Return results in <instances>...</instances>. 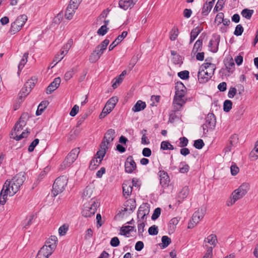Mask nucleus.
<instances>
[{
	"instance_id": "nucleus-53",
	"label": "nucleus",
	"mask_w": 258,
	"mask_h": 258,
	"mask_svg": "<svg viewBox=\"0 0 258 258\" xmlns=\"http://www.w3.org/2000/svg\"><path fill=\"white\" fill-rule=\"evenodd\" d=\"M189 193V188L187 186H184L182 188L181 191L179 194V197L184 199L187 197Z\"/></svg>"
},
{
	"instance_id": "nucleus-27",
	"label": "nucleus",
	"mask_w": 258,
	"mask_h": 258,
	"mask_svg": "<svg viewBox=\"0 0 258 258\" xmlns=\"http://www.w3.org/2000/svg\"><path fill=\"white\" fill-rule=\"evenodd\" d=\"M214 3V0H212L209 2H206V4H204L202 11V14L203 16H207L208 15L213 7Z\"/></svg>"
},
{
	"instance_id": "nucleus-6",
	"label": "nucleus",
	"mask_w": 258,
	"mask_h": 258,
	"mask_svg": "<svg viewBox=\"0 0 258 258\" xmlns=\"http://www.w3.org/2000/svg\"><path fill=\"white\" fill-rule=\"evenodd\" d=\"M79 153L80 149L79 148L73 149L68 155L62 164L61 165V168L63 169L70 166L76 160Z\"/></svg>"
},
{
	"instance_id": "nucleus-17",
	"label": "nucleus",
	"mask_w": 258,
	"mask_h": 258,
	"mask_svg": "<svg viewBox=\"0 0 258 258\" xmlns=\"http://www.w3.org/2000/svg\"><path fill=\"white\" fill-rule=\"evenodd\" d=\"M109 43V40L107 39H105L100 44L97 45L93 51H96L99 55L101 56L104 53V50H106Z\"/></svg>"
},
{
	"instance_id": "nucleus-9",
	"label": "nucleus",
	"mask_w": 258,
	"mask_h": 258,
	"mask_svg": "<svg viewBox=\"0 0 258 258\" xmlns=\"http://www.w3.org/2000/svg\"><path fill=\"white\" fill-rule=\"evenodd\" d=\"M205 210L201 209L195 212L192 217V219L188 225V228L191 229L194 227L204 217Z\"/></svg>"
},
{
	"instance_id": "nucleus-15",
	"label": "nucleus",
	"mask_w": 258,
	"mask_h": 258,
	"mask_svg": "<svg viewBox=\"0 0 258 258\" xmlns=\"http://www.w3.org/2000/svg\"><path fill=\"white\" fill-rule=\"evenodd\" d=\"M138 0H120L118 4L120 8L126 10L128 9H132Z\"/></svg>"
},
{
	"instance_id": "nucleus-55",
	"label": "nucleus",
	"mask_w": 258,
	"mask_h": 258,
	"mask_svg": "<svg viewBox=\"0 0 258 258\" xmlns=\"http://www.w3.org/2000/svg\"><path fill=\"white\" fill-rule=\"evenodd\" d=\"M162 247L165 248L167 247L171 242V239L167 236H163L161 239Z\"/></svg>"
},
{
	"instance_id": "nucleus-57",
	"label": "nucleus",
	"mask_w": 258,
	"mask_h": 258,
	"mask_svg": "<svg viewBox=\"0 0 258 258\" xmlns=\"http://www.w3.org/2000/svg\"><path fill=\"white\" fill-rule=\"evenodd\" d=\"M205 144L202 139H198L194 142V146L197 149H201Z\"/></svg>"
},
{
	"instance_id": "nucleus-35",
	"label": "nucleus",
	"mask_w": 258,
	"mask_h": 258,
	"mask_svg": "<svg viewBox=\"0 0 258 258\" xmlns=\"http://www.w3.org/2000/svg\"><path fill=\"white\" fill-rule=\"evenodd\" d=\"M48 103H49L47 101H42L38 106L37 110L36 112V115L37 116L41 115L48 105Z\"/></svg>"
},
{
	"instance_id": "nucleus-26",
	"label": "nucleus",
	"mask_w": 258,
	"mask_h": 258,
	"mask_svg": "<svg viewBox=\"0 0 258 258\" xmlns=\"http://www.w3.org/2000/svg\"><path fill=\"white\" fill-rule=\"evenodd\" d=\"M93 189L91 186H87L85 189L84 190L82 194V198L83 200L87 201L89 199H91L93 197Z\"/></svg>"
},
{
	"instance_id": "nucleus-58",
	"label": "nucleus",
	"mask_w": 258,
	"mask_h": 258,
	"mask_svg": "<svg viewBox=\"0 0 258 258\" xmlns=\"http://www.w3.org/2000/svg\"><path fill=\"white\" fill-rule=\"evenodd\" d=\"M149 234L151 235H156L158 233V227L155 225L151 226L148 229Z\"/></svg>"
},
{
	"instance_id": "nucleus-12",
	"label": "nucleus",
	"mask_w": 258,
	"mask_h": 258,
	"mask_svg": "<svg viewBox=\"0 0 258 258\" xmlns=\"http://www.w3.org/2000/svg\"><path fill=\"white\" fill-rule=\"evenodd\" d=\"M219 42L220 36H214L209 43L208 47L209 50L214 53L217 52Z\"/></svg>"
},
{
	"instance_id": "nucleus-50",
	"label": "nucleus",
	"mask_w": 258,
	"mask_h": 258,
	"mask_svg": "<svg viewBox=\"0 0 258 258\" xmlns=\"http://www.w3.org/2000/svg\"><path fill=\"white\" fill-rule=\"evenodd\" d=\"M232 102L231 100H226L224 102L223 110L226 112H228L232 108Z\"/></svg>"
},
{
	"instance_id": "nucleus-20",
	"label": "nucleus",
	"mask_w": 258,
	"mask_h": 258,
	"mask_svg": "<svg viewBox=\"0 0 258 258\" xmlns=\"http://www.w3.org/2000/svg\"><path fill=\"white\" fill-rule=\"evenodd\" d=\"M57 238L55 236H51L46 241L45 244L43 246H47L48 250L51 249L53 252L56 247V242Z\"/></svg>"
},
{
	"instance_id": "nucleus-34",
	"label": "nucleus",
	"mask_w": 258,
	"mask_h": 258,
	"mask_svg": "<svg viewBox=\"0 0 258 258\" xmlns=\"http://www.w3.org/2000/svg\"><path fill=\"white\" fill-rule=\"evenodd\" d=\"M179 220L177 218H173L170 220L169 223L168 230L169 232L173 233L175 229L176 226L178 224Z\"/></svg>"
},
{
	"instance_id": "nucleus-59",
	"label": "nucleus",
	"mask_w": 258,
	"mask_h": 258,
	"mask_svg": "<svg viewBox=\"0 0 258 258\" xmlns=\"http://www.w3.org/2000/svg\"><path fill=\"white\" fill-rule=\"evenodd\" d=\"M36 82L35 79H31L29 80L24 85L26 86V88H29L31 91L32 89L34 87Z\"/></svg>"
},
{
	"instance_id": "nucleus-42",
	"label": "nucleus",
	"mask_w": 258,
	"mask_h": 258,
	"mask_svg": "<svg viewBox=\"0 0 258 258\" xmlns=\"http://www.w3.org/2000/svg\"><path fill=\"white\" fill-rule=\"evenodd\" d=\"M254 11L253 10H249L248 9H244L241 12V15L244 18L247 19H250L253 14Z\"/></svg>"
},
{
	"instance_id": "nucleus-13",
	"label": "nucleus",
	"mask_w": 258,
	"mask_h": 258,
	"mask_svg": "<svg viewBox=\"0 0 258 258\" xmlns=\"http://www.w3.org/2000/svg\"><path fill=\"white\" fill-rule=\"evenodd\" d=\"M212 76H209V73L206 72L201 66L198 72V80L200 83H205L212 78Z\"/></svg>"
},
{
	"instance_id": "nucleus-3",
	"label": "nucleus",
	"mask_w": 258,
	"mask_h": 258,
	"mask_svg": "<svg viewBox=\"0 0 258 258\" xmlns=\"http://www.w3.org/2000/svg\"><path fill=\"white\" fill-rule=\"evenodd\" d=\"M249 188V185L247 183H242L237 189L232 194L231 199L227 202L228 207L233 205L236 201L242 198L247 192Z\"/></svg>"
},
{
	"instance_id": "nucleus-29",
	"label": "nucleus",
	"mask_w": 258,
	"mask_h": 258,
	"mask_svg": "<svg viewBox=\"0 0 258 258\" xmlns=\"http://www.w3.org/2000/svg\"><path fill=\"white\" fill-rule=\"evenodd\" d=\"M31 92V90L28 88H26V86L24 85V87L22 88L20 91V92L19 94V101L20 103L23 102L24 98L27 96L29 93Z\"/></svg>"
},
{
	"instance_id": "nucleus-21",
	"label": "nucleus",
	"mask_w": 258,
	"mask_h": 258,
	"mask_svg": "<svg viewBox=\"0 0 258 258\" xmlns=\"http://www.w3.org/2000/svg\"><path fill=\"white\" fill-rule=\"evenodd\" d=\"M216 123V117L214 114L209 113L206 117V122L209 125V128L213 129Z\"/></svg>"
},
{
	"instance_id": "nucleus-22",
	"label": "nucleus",
	"mask_w": 258,
	"mask_h": 258,
	"mask_svg": "<svg viewBox=\"0 0 258 258\" xmlns=\"http://www.w3.org/2000/svg\"><path fill=\"white\" fill-rule=\"evenodd\" d=\"M201 67L202 69H204L205 70H206V72H207L209 73V76H213L214 73V71L216 69V66L215 64L206 62L203 63Z\"/></svg>"
},
{
	"instance_id": "nucleus-44",
	"label": "nucleus",
	"mask_w": 258,
	"mask_h": 258,
	"mask_svg": "<svg viewBox=\"0 0 258 258\" xmlns=\"http://www.w3.org/2000/svg\"><path fill=\"white\" fill-rule=\"evenodd\" d=\"M179 34L178 29L177 27H174L170 32V39L174 41L177 37Z\"/></svg>"
},
{
	"instance_id": "nucleus-54",
	"label": "nucleus",
	"mask_w": 258,
	"mask_h": 258,
	"mask_svg": "<svg viewBox=\"0 0 258 258\" xmlns=\"http://www.w3.org/2000/svg\"><path fill=\"white\" fill-rule=\"evenodd\" d=\"M92 211H90V209L88 208L87 205H85L84 208L82 211V215L85 217H90L92 215H94L95 213H91Z\"/></svg>"
},
{
	"instance_id": "nucleus-45",
	"label": "nucleus",
	"mask_w": 258,
	"mask_h": 258,
	"mask_svg": "<svg viewBox=\"0 0 258 258\" xmlns=\"http://www.w3.org/2000/svg\"><path fill=\"white\" fill-rule=\"evenodd\" d=\"M189 167L185 162L180 163L179 171L181 173H187L189 171Z\"/></svg>"
},
{
	"instance_id": "nucleus-8",
	"label": "nucleus",
	"mask_w": 258,
	"mask_h": 258,
	"mask_svg": "<svg viewBox=\"0 0 258 258\" xmlns=\"http://www.w3.org/2000/svg\"><path fill=\"white\" fill-rule=\"evenodd\" d=\"M115 137V130L112 128L109 129L105 133L102 142L100 145V149H101L102 145H104L105 151L108 149V145L110 144L114 139Z\"/></svg>"
},
{
	"instance_id": "nucleus-52",
	"label": "nucleus",
	"mask_w": 258,
	"mask_h": 258,
	"mask_svg": "<svg viewBox=\"0 0 258 258\" xmlns=\"http://www.w3.org/2000/svg\"><path fill=\"white\" fill-rule=\"evenodd\" d=\"M225 2V0H218L214 9V12H217L221 10L223 8Z\"/></svg>"
},
{
	"instance_id": "nucleus-41",
	"label": "nucleus",
	"mask_w": 258,
	"mask_h": 258,
	"mask_svg": "<svg viewBox=\"0 0 258 258\" xmlns=\"http://www.w3.org/2000/svg\"><path fill=\"white\" fill-rule=\"evenodd\" d=\"M203 45V39H199L194 44L192 51L194 52H197L198 51H201Z\"/></svg>"
},
{
	"instance_id": "nucleus-37",
	"label": "nucleus",
	"mask_w": 258,
	"mask_h": 258,
	"mask_svg": "<svg viewBox=\"0 0 258 258\" xmlns=\"http://www.w3.org/2000/svg\"><path fill=\"white\" fill-rule=\"evenodd\" d=\"M27 20V16L25 15H22L18 17L15 22L22 28Z\"/></svg>"
},
{
	"instance_id": "nucleus-1",
	"label": "nucleus",
	"mask_w": 258,
	"mask_h": 258,
	"mask_svg": "<svg viewBox=\"0 0 258 258\" xmlns=\"http://www.w3.org/2000/svg\"><path fill=\"white\" fill-rule=\"evenodd\" d=\"M25 179V173L20 172L11 180L7 179L5 181L0 192V204L1 205H4L6 204L8 200V196L12 197L19 190Z\"/></svg>"
},
{
	"instance_id": "nucleus-11",
	"label": "nucleus",
	"mask_w": 258,
	"mask_h": 258,
	"mask_svg": "<svg viewBox=\"0 0 258 258\" xmlns=\"http://www.w3.org/2000/svg\"><path fill=\"white\" fill-rule=\"evenodd\" d=\"M150 212V209L147 204H143L140 206L138 211L139 220L145 221V218Z\"/></svg>"
},
{
	"instance_id": "nucleus-7",
	"label": "nucleus",
	"mask_w": 258,
	"mask_h": 258,
	"mask_svg": "<svg viewBox=\"0 0 258 258\" xmlns=\"http://www.w3.org/2000/svg\"><path fill=\"white\" fill-rule=\"evenodd\" d=\"M186 94V92H175V95L173 100V104L174 109L176 111L179 110L182 106L185 103L186 99L185 96Z\"/></svg>"
},
{
	"instance_id": "nucleus-16",
	"label": "nucleus",
	"mask_w": 258,
	"mask_h": 258,
	"mask_svg": "<svg viewBox=\"0 0 258 258\" xmlns=\"http://www.w3.org/2000/svg\"><path fill=\"white\" fill-rule=\"evenodd\" d=\"M60 82L61 80L59 77L55 78L53 82H51L50 84L47 87L46 89V93L47 94H50L53 91L55 90L59 86Z\"/></svg>"
},
{
	"instance_id": "nucleus-24",
	"label": "nucleus",
	"mask_w": 258,
	"mask_h": 258,
	"mask_svg": "<svg viewBox=\"0 0 258 258\" xmlns=\"http://www.w3.org/2000/svg\"><path fill=\"white\" fill-rule=\"evenodd\" d=\"M224 64L229 73L233 72L234 69L235 64L232 57L227 58L224 60Z\"/></svg>"
},
{
	"instance_id": "nucleus-38",
	"label": "nucleus",
	"mask_w": 258,
	"mask_h": 258,
	"mask_svg": "<svg viewBox=\"0 0 258 258\" xmlns=\"http://www.w3.org/2000/svg\"><path fill=\"white\" fill-rule=\"evenodd\" d=\"M251 160H255L258 158V141L256 142L254 149L249 154Z\"/></svg>"
},
{
	"instance_id": "nucleus-18",
	"label": "nucleus",
	"mask_w": 258,
	"mask_h": 258,
	"mask_svg": "<svg viewBox=\"0 0 258 258\" xmlns=\"http://www.w3.org/2000/svg\"><path fill=\"white\" fill-rule=\"evenodd\" d=\"M127 32L123 31L121 35H118L114 41L109 46V50L111 51L113 49L120 43L123 39L127 36Z\"/></svg>"
},
{
	"instance_id": "nucleus-43",
	"label": "nucleus",
	"mask_w": 258,
	"mask_h": 258,
	"mask_svg": "<svg viewBox=\"0 0 258 258\" xmlns=\"http://www.w3.org/2000/svg\"><path fill=\"white\" fill-rule=\"evenodd\" d=\"M161 149L163 150H173L174 148L168 141H162L161 143Z\"/></svg>"
},
{
	"instance_id": "nucleus-64",
	"label": "nucleus",
	"mask_w": 258,
	"mask_h": 258,
	"mask_svg": "<svg viewBox=\"0 0 258 258\" xmlns=\"http://www.w3.org/2000/svg\"><path fill=\"white\" fill-rule=\"evenodd\" d=\"M213 247H207L206 253L203 258H212L213 256Z\"/></svg>"
},
{
	"instance_id": "nucleus-51",
	"label": "nucleus",
	"mask_w": 258,
	"mask_h": 258,
	"mask_svg": "<svg viewBox=\"0 0 258 258\" xmlns=\"http://www.w3.org/2000/svg\"><path fill=\"white\" fill-rule=\"evenodd\" d=\"M175 89V92H186V88L181 82H177Z\"/></svg>"
},
{
	"instance_id": "nucleus-33",
	"label": "nucleus",
	"mask_w": 258,
	"mask_h": 258,
	"mask_svg": "<svg viewBox=\"0 0 258 258\" xmlns=\"http://www.w3.org/2000/svg\"><path fill=\"white\" fill-rule=\"evenodd\" d=\"M204 242L205 243H208L213 245V247H215L217 242V237L215 234H211L205 239Z\"/></svg>"
},
{
	"instance_id": "nucleus-32",
	"label": "nucleus",
	"mask_w": 258,
	"mask_h": 258,
	"mask_svg": "<svg viewBox=\"0 0 258 258\" xmlns=\"http://www.w3.org/2000/svg\"><path fill=\"white\" fill-rule=\"evenodd\" d=\"M118 97L114 96L110 98L106 103L105 106L110 108L111 110L114 108L116 104L118 102Z\"/></svg>"
},
{
	"instance_id": "nucleus-30",
	"label": "nucleus",
	"mask_w": 258,
	"mask_h": 258,
	"mask_svg": "<svg viewBox=\"0 0 258 258\" xmlns=\"http://www.w3.org/2000/svg\"><path fill=\"white\" fill-rule=\"evenodd\" d=\"M202 29L197 27L193 29L190 32V38L189 44L192 43V42L196 39L199 34L201 32Z\"/></svg>"
},
{
	"instance_id": "nucleus-56",
	"label": "nucleus",
	"mask_w": 258,
	"mask_h": 258,
	"mask_svg": "<svg viewBox=\"0 0 258 258\" xmlns=\"http://www.w3.org/2000/svg\"><path fill=\"white\" fill-rule=\"evenodd\" d=\"M69 229V226L66 224H64L61 226L58 229L59 234L61 236L64 235L67 232Z\"/></svg>"
},
{
	"instance_id": "nucleus-46",
	"label": "nucleus",
	"mask_w": 258,
	"mask_h": 258,
	"mask_svg": "<svg viewBox=\"0 0 258 258\" xmlns=\"http://www.w3.org/2000/svg\"><path fill=\"white\" fill-rule=\"evenodd\" d=\"M100 57L96 51H93L89 56V60L90 62L95 63L99 60Z\"/></svg>"
},
{
	"instance_id": "nucleus-19",
	"label": "nucleus",
	"mask_w": 258,
	"mask_h": 258,
	"mask_svg": "<svg viewBox=\"0 0 258 258\" xmlns=\"http://www.w3.org/2000/svg\"><path fill=\"white\" fill-rule=\"evenodd\" d=\"M52 253L51 250H48L47 246H42L39 250L36 258H48Z\"/></svg>"
},
{
	"instance_id": "nucleus-62",
	"label": "nucleus",
	"mask_w": 258,
	"mask_h": 258,
	"mask_svg": "<svg viewBox=\"0 0 258 258\" xmlns=\"http://www.w3.org/2000/svg\"><path fill=\"white\" fill-rule=\"evenodd\" d=\"M108 28H107V26H106V25H104L102 26L97 31V34L98 35L103 36L107 32Z\"/></svg>"
},
{
	"instance_id": "nucleus-4",
	"label": "nucleus",
	"mask_w": 258,
	"mask_h": 258,
	"mask_svg": "<svg viewBox=\"0 0 258 258\" xmlns=\"http://www.w3.org/2000/svg\"><path fill=\"white\" fill-rule=\"evenodd\" d=\"M68 181V178L65 175L60 176L55 179L53 184L52 190V194L54 197H56L63 191L67 185Z\"/></svg>"
},
{
	"instance_id": "nucleus-31",
	"label": "nucleus",
	"mask_w": 258,
	"mask_h": 258,
	"mask_svg": "<svg viewBox=\"0 0 258 258\" xmlns=\"http://www.w3.org/2000/svg\"><path fill=\"white\" fill-rule=\"evenodd\" d=\"M123 193L124 195L130 196L133 190V187L130 182L123 183L122 184Z\"/></svg>"
},
{
	"instance_id": "nucleus-5",
	"label": "nucleus",
	"mask_w": 258,
	"mask_h": 258,
	"mask_svg": "<svg viewBox=\"0 0 258 258\" xmlns=\"http://www.w3.org/2000/svg\"><path fill=\"white\" fill-rule=\"evenodd\" d=\"M105 146L102 145L101 149H100L96 153L95 157L92 159L90 163V168L94 169L99 166L101 163L104 157L105 156L106 152L105 151Z\"/></svg>"
},
{
	"instance_id": "nucleus-61",
	"label": "nucleus",
	"mask_w": 258,
	"mask_h": 258,
	"mask_svg": "<svg viewBox=\"0 0 258 258\" xmlns=\"http://www.w3.org/2000/svg\"><path fill=\"white\" fill-rule=\"evenodd\" d=\"M161 214V209L160 208H157L154 211L153 214L152 216V219L153 220H155L158 218Z\"/></svg>"
},
{
	"instance_id": "nucleus-36",
	"label": "nucleus",
	"mask_w": 258,
	"mask_h": 258,
	"mask_svg": "<svg viewBox=\"0 0 258 258\" xmlns=\"http://www.w3.org/2000/svg\"><path fill=\"white\" fill-rule=\"evenodd\" d=\"M133 231H136V230L135 229V227L131 226H125L121 227L120 233L121 235L126 236L127 234H130L131 232Z\"/></svg>"
},
{
	"instance_id": "nucleus-39",
	"label": "nucleus",
	"mask_w": 258,
	"mask_h": 258,
	"mask_svg": "<svg viewBox=\"0 0 258 258\" xmlns=\"http://www.w3.org/2000/svg\"><path fill=\"white\" fill-rule=\"evenodd\" d=\"M126 74V71H123L122 73L118 77V78H115V82L112 84V87L115 89L116 88L118 85H119L122 80L123 77Z\"/></svg>"
},
{
	"instance_id": "nucleus-14",
	"label": "nucleus",
	"mask_w": 258,
	"mask_h": 258,
	"mask_svg": "<svg viewBox=\"0 0 258 258\" xmlns=\"http://www.w3.org/2000/svg\"><path fill=\"white\" fill-rule=\"evenodd\" d=\"M158 175L160 177V183L163 187L168 186L170 182V178L168 173L163 171L160 170L158 172Z\"/></svg>"
},
{
	"instance_id": "nucleus-49",
	"label": "nucleus",
	"mask_w": 258,
	"mask_h": 258,
	"mask_svg": "<svg viewBox=\"0 0 258 258\" xmlns=\"http://www.w3.org/2000/svg\"><path fill=\"white\" fill-rule=\"evenodd\" d=\"M80 134V130L77 128L72 129L69 133V138L72 140L75 139Z\"/></svg>"
},
{
	"instance_id": "nucleus-2",
	"label": "nucleus",
	"mask_w": 258,
	"mask_h": 258,
	"mask_svg": "<svg viewBox=\"0 0 258 258\" xmlns=\"http://www.w3.org/2000/svg\"><path fill=\"white\" fill-rule=\"evenodd\" d=\"M29 114L27 112H24L22 114L19 120L16 123L13 130L11 132V138H13L16 141H19L28 136L30 132L27 129L26 131L23 132L21 134L19 133L26 125L27 121L29 119Z\"/></svg>"
},
{
	"instance_id": "nucleus-60",
	"label": "nucleus",
	"mask_w": 258,
	"mask_h": 258,
	"mask_svg": "<svg viewBox=\"0 0 258 258\" xmlns=\"http://www.w3.org/2000/svg\"><path fill=\"white\" fill-rule=\"evenodd\" d=\"M243 32V28L241 25L239 24L236 26L234 34L236 36H240Z\"/></svg>"
},
{
	"instance_id": "nucleus-28",
	"label": "nucleus",
	"mask_w": 258,
	"mask_h": 258,
	"mask_svg": "<svg viewBox=\"0 0 258 258\" xmlns=\"http://www.w3.org/2000/svg\"><path fill=\"white\" fill-rule=\"evenodd\" d=\"M146 107V104L145 102L141 100H138L135 105L133 107L132 110L134 112H139L144 110Z\"/></svg>"
},
{
	"instance_id": "nucleus-25",
	"label": "nucleus",
	"mask_w": 258,
	"mask_h": 258,
	"mask_svg": "<svg viewBox=\"0 0 258 258\" xmlns=\"http://www.w3.org/2000/svg\"><path fill=\"white\" fill-rule=\"evenodd\" d=\"M86 205L85 204V206ZM88 208L90 209V211H92L91 213H95L97 208L99 206V203L97 200L94 198L91 199L88 205Z\"/></svg>"
},
{
	"instance_id": "nucleus-40",
	"label": "nucleus",
	"mask_w": 258,
	"mask_h": 258,
	"mask_svg": "<svg viewBox=\"0 0 258 258\" xmlns=\"http://www.w3.org/2000/svg\"><path fill=\"white\" fill-rule=\"evenodd\" d=\"M28 57V52H25L22 58L21 59L19 65H18V70L21 72L25 64L27 62V59Z\"/></svg>"
},
{
	"instance_id": "nucleus-23",
	"label": "nucleus",
	"mask_w": 258,
	"mask_h": 258,
	"mask_svg": "<svg viewBox=\"0 0 258 258\" xmlns=\"http://www.w3.org/2000/svg\"><path fill=\"white\" fill-rule=\"evenodd\" d=\"M77 9L78 8H75L74 6L69 4L66 9L65 18L68 20L72 19Z\"/></svg>"
},
{
	"instance_id": "nucleus-48",
	"label": "nucleus",
	"mask_w": 258,
	"mask_h": 258,
	"mask_svg": "<svg viewBox=\"0 0 258 258\" xmlns=\"http://www.w3.org/2000/svg\"><path fill=\"white\" fill-rule=\"evenodd\" d=\"M146 221L138 220V230L139 235H143V233L144 231L145 222Z\"/></svg>"
},
{
	"instance_id": "nucleus-10",
	"label": "nucleus",
	"mask_w": 258,
	"mask_h": 258,
	"mask_svg": "<svg viewBox=\"0 0 258 258\" xmlns=\"http://www.w3.org/2000/svg\"><path fill=\"white\" fill-rule=\"evenodd\" d=\"M125 171L128 173H132L137 168L136 163L132 156H128L124 164Z\"/></svg>"
},
{
	"instance_id": "nucleus-47",
	"label": "nucleus",
	"mask_w": 258,
	"mask_h": 258,
	"mask_svg": "<svg viewBox=\"0 0 258 258\" xmlns=\"http://www.w3.org/2000/svg\"><path fill=\"white\" fill-rule=\"evenodd\" d=\"M21 29V27L19 26L16 22L14 21L12 23L11 28L10 29V32L12 34H14L19 31H20Z\"/></svg>"
},
{
	"instance_id": "nucleus-63",
	"label": "nucleus",
	"mask_w": 258,
	"mask_h": 258,
	"mask_svg": "<svg viewBox=\"0 0 258 258\" xmlns=\"http://www.w3.org/2000/svg\"><path fill=\"white\" fill-rule=\"evenodd\" d=\"M178 76L181 79H187L189 78V72L187 71H181L178 73Z\"/></svg>"
}]
</instances>
